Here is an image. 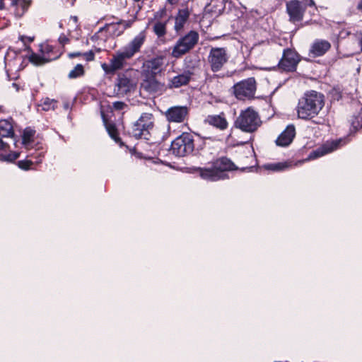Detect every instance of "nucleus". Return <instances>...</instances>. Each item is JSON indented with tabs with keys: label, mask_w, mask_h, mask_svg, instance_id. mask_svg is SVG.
<instances>
[{
	"label": "nucleus",
	"mask_w": 362,
	"mask_h": 362,
	"mask_svg": "<svg viewBox=\"0 0 362 362\" xmlns=\"http://www.w3.org/2000/svg\"><path fill=\"white\" fill-rule=\"evenodd\" d=\"M189 80V76L187 74H182L173 77L170 80V87L179 88L187 83Z\"/></svg>",
	"instance_id": "25"
},
{
	"label": "nucleus",
	"mask_w": 362,
	"mask_h": 362,
	"mask_svg": "<svg viewBox=\"0 0 362 362\" xmlns=\"http://www.w3.org/2000/svg\"><path fill=\"white\" fill-rule=\"evenodd\" d=\"M30 4V0H13L12 5L15 7L16 16L21 17L26 11Z\"/></svg>",
	"instance_id": "22"
},
{
	"label": "nucleus",
	"mask_w": 362,
	"mask_h": 362,
	"mask_svg": "<svg viewBox=\"0 0 362 362\" xmlns=\"http://www.w3.org/2000/svg\"><path fill=\"white\" fill-rule=\"evenodd\" d=\"M199 40V34L195 31H190L180 38L174 45L172 56L179 58L192 49Z\"/></svg>",
	"instance_id": "5"
},
{
	"label": "nucleus",
	"mask_w": 362,
	"mask_h": 362,
	"mask_svg": "<svg viewBox=\"0 0 362 362\" xmlns=\"http://www.w3.org/2000/svg\"><path fill=\"white\" fill-rule=\"evenodd\" d=\"M303 4L298 0H291L286 3V12L289 16V21L292 23L300 22L303 20L306 6H314L313 0H305Z\"/></svg>",
	"instance_id": "7"
},
{
	"label": "nucleus",
	"mask_w": 362,
	"mask_h": 362,
	"mask_svg": "<svg viewBox=\"0 0 362 362\" xmlns=\"http://www.w3.org/2000/svg\"><path fill=\"white\" fill-rule=\"evenodd\" d=\"M356 39L358 41L360 49L362 51V32H358L355 34Z\"/></svg>",
	"instance_id": "37"
},
{
	"label": "nucleus",
	"mask_w": 362,
	"mask_h": 362,
	"mask_svg": "<svg viewBox=\"0 0 362 362\" xmlns=\"http://www.w3.org/2000/svg\"><path fill=\"white\" fill-rule=\"evenodd\" d=\"M7 145L0 139V160L6 161H13L19 156L18 153H11L8 155L4 153L6 151Z\"/></svg>",
	"instance_id": "24"
},
{
	"label": "nucleus",
	"mask_w": 362,
	"mask_h": 362,
	"mask_svg": "<svg viewBox=\"0 0 362 362\" xmlns=\"http://www.w3.org/2000/svg\"><path fill=\"white\" fill-rule=\"evenodd\" d=\"M103 117H104L103 115ZM103 121L105 124L106 129H107L108 134H110V136H111V138L112 139H114L115 141H117L119 140V138H118L117 129H116L115 125L112 124L107 123L105 120V118H103Z\"/></svg>",
	"instance_id": "28"
},
{
	"label": "nucleus",
	"mask_w": 362,
	"mask_h": 362,
	"mask_svg": "<svg viewBox=\"0 0 362 362\" xmlns=\"http://www.w3.org/2000/svg\"><path fill=\"white\" fill-rule=\"evenodd\" d=\"M13 134V126L11 123L6 120H0V136L2 137H10Z\"/></svg>",
	"instance_id": "23"
},
{
	"label": "nucleus",
	"mask_w": 362,
	"mask_h": 362,
	"mask_svg": "<svg viewBox=\"0 0 362 362\" xmlns=\"http://www.w3.org/2000/svg\"><path fill=\"white\" fill-rule=\"evenodd\" d=\"M141 87L150 93H158L163 89V85L158 81L153 76H146L141 83Z\"/></svg>",
	"instance_id": "16"
},
{
	"label": "nucleus",
	"mask_w": 362,
	"mask_h": 362,
	"mask_svg": "<svg viewBox=\"0 0 362 362\" xmlns=\"http://www.w3.org/2000/svg\"><path fill=\"white\" fill-rule=\"evenodd\" d=\"M351 123L355 130L362 127V116H353Z\"/></svg>",
	"instance_id": "32"
},
{
	"label": "nucleus",
	"mask_w": 362,
	"mask_h": 362,
	"mask_svg": "<svg viewBox=\"0 0 362 362\" xmlns=\"http://www.w3.org/2000/svg\"><path fill=\"white\" fill-rule=\"evenodd\" d=\"M194 141L189 133H183L171 144V151L177 156H185L193 151Z\"/></svg>",
	"instance_id": "6"
},
{
	"label": "nucleus",
	"mask_w": 362,
	"mask_h": 362,
	"mask_svg": "<svg viewBox=\"0 0 362 362\" xmlns=\"http://www.w3.org/2000/svg\"><path fill=\"white\" fill-rule=\"evenodd\" d=\"M234 125L244 132L253 133L262 125V120L259 113L249 107L240 112Z\"/></svg>",
	"instance_id": "3"
},
{
	"label": "nucleus",
	"mask_w": 362,
	"mask_h": 362,
	"mask_svg": "<svg viewBox=\"0 0 362 362\" xmlns=\"http://www.w3.org/2000/svg\"><path fill=\"white\" fill-rule=\"evenodd\" d=\"M28 40L29 41H33V37H28Z\"/></svg>",
	"instance_id": "44"
},
{
	"label": "nucleus",
	"mask_w": 362,
	"mask_h": 362,
	"mask_svg": "<svg viewBox=\"0 0 362 362\" xmlns=\"http://www.w3.org/2000/svg\"><path fill=\"white\" fill-rule=\"evenodd\" d=\"M153 124V115L150 113H144L134 124L132 134L136 138H141L148 134Z\"/></svg>",
	"instance_id": "10"
},
{
	"label": "nucleus",
	"mask_w": 362,
	"mask_h": 362,
	"mask_svg": "<svg viewBox=\"0 0 362 362\" xmlns=\"http://www.w3.org/2000/svg\"><path fill=\"white\" fill-rule=\"evenodd\" d=\"M228 60L226 49L223 47H212L210 50L208 62L214 72L220 71Z\"/></svg>",
	"instance_id": "9"
},
{
	"label": "nucleus",
	"mask_w": 362,
	"mask_h": 362,
	"mask_svg": "<svg viewBox=\"0 0 362 362\" xmlns=\"http://www.w3.org/2000/svg\"><path fill=\"white\" fill-rule=\"evenodd\" d=\"M81 55H82V53L79 52H71V53H69L68 54L69 58H74V57H81Z\"/></svg>",
	"instance_id": "39"
},
{
	"label": "nucleus",
	"mask_w": 362,
	"mask_h": 362,
	"mask_svg": "<svg viewBox=\"0 0 362 362\" xmlns=\"http://www.w3.org/2000/svg\"><path fill=\"white\" fill-rule=\"evenodd\" d=\"M189 16V11L187 8L179 10L175 22V30L178 32L182 30Z\"/></svg>",
	"instance_id": "21"
},
{
	"label": "nucleus",
	"mask_w": 362,
	"mask_h": 362,
	"mask_svg": "<svg viewBox=\"0 0 362 362\" xmlns=\"http://www.w3.org/2000/svg\"><path fill=\"white\" fill-rule=\"evenodd\" d=\"M324 105V95L311 90L300 99L297 107L298 117L302 119H310L319 114Z\"/></svg>",
	"instance_id": "2"
},
{
	"label": "nucleus",
	"mask_w": 362,
	"mask_h": 362,
	"mask_svg": "<svg viewBox=\"0 0 362 362\" xmlns=\"http://www.w3.org/2000/svg\"><path fill=\"white\" fill-rule=\"evenodd\" d=\"M171 4H175L178 0H168Z\"/></svg>",
	"instance_id": "41"
},
{
	"label": "nucleus",
	"mask_w": 362,
	"mask_h": 362,
	"mask_svg": "<svg viewBox=\"0 0 362 362\" xmlns=\"http://www.w3.org/2000/svg\"><path fill=\"white\" fill-rule=\"evenodd\" d=\"M256 91V81L254 78H249L235 84L233 93L238 100L254 98Z\"/></svg>",
	"instance_id": "8"
},
{
	"label": "nucleus",
	"mask_w": 362,
	"mask_h": 362,
	"mask_svg": "<svg viewBox=\"0 0 362 362\" xmlns=\"http://www.w3.org/2000/svg\"><path fill=\"white\" fill-rule=\"evenodd\" d=\"M330 47V43L328 41L317 40L311 45L309 56L312 57L322 56L329 50Z\"/></svg>",
	"instance_id": "18"
},
{
	"label": "nucleus",
	"mask_w": 362,
	"mask_h": 362,
	"mask_svg": "<svg viewBox=\"0 0 362 362\" xmlns=\"http://www.w3.org/2000/svg\"><path fill=\"white\" fill-rule=\"evenodd\" d=\"M134 1H139V0H134Z\"/></svg>",
	"instance_id": "46"
},
{
	"label": "nucleus",
	"mask_w": 362,
	"mask_h": 362,
	"mask_svg": "<svg viewBox=\"0 0 362 362\" xmlns=\"http://www.w3.org/2000/svg\"><path fill=\"white\" fill-rule=\"evenodd\" d=\"M358 8L359 9L362 10V0H361V1L358 4Z\"/></svg>",
	"instance_id": "42"
},
{
	"label": "nucleus",
	"mask_w": 362,
	"mask_h": 362,
	"mask_svg": "<svg viewBox=\"0 0 362 362\" xmlns=\"http://www.w3.org/2000/svg\"><path fill=\"white\" fill-rule=\"evenodd\" d=\"M81 57L88 62L93 61L94 59V53L92 51H89L87 52L82 53Z\"/></svg>",
	"instance_id": "34"
},
{
	"label": "nucleus",
	"mask_w": 362,
	"mask_h": 362,
	"mask_svg": "<svg viewBox=\"0 0 362 362\" xmlns=\"http://www.w3.org/2000/svg\"><path fill=\"white\" fill-rule=\"evenodd\" d=\"M125 106H126L125 103H124L123 102H120V101L115 102L113 103V107L117 110L124 109V107Z\"/></svg>",
	"instance_id": "35"
},
{
	"label": "nucleus",
	"mask_w": 362,
	"mask_h": 362,
	"mask_svg": "<svg viewBox=\"0 0 362 362\" xmlns=\"http://www.w3.org/2000/svg\"><path fill=\"white\" fill-rule=\"evenodd\" d=\"M205 123L214 126L221 130H224L228 127V122L226 121L223 114L209 115L205 119Z\"/></svg>",
	"instance_id": "19"
},
{
	"label": "nucleus",
	"mask_w": 362,
	"mask_h": 362,
	"mask_svg": "<svg viewBox=\"0 0 362 362\" xmlns=\"http://www.w3.org/2000/svg\"><path fill=\"white\" fill-rule=\"evenodd\" d=\"M136 82L127 77H119L117 82V87L121 93H127L136 88Z\"/></svg>",
	"instance_id": "20"
},
{
	"label": "nucleus",
	"mask_w": 362,
	"mask_h": 362,
	"mask_svg": "<svg viewBox=\"0 0 362 362\" xmlns=\"http://www.w3.org/2000/svg\"><path fill=\"white\" fill-rule=\"evenodd\" d=\"M4 7V1L3 0H0V9H2Z\"/></svg>",
	"instance_id": "40"
},
{
	"label": "nucleus",
	"mask_w": 362,
	"mask_h": 362,
	"mask_svg": "<svg viewBox=\"0 0 362 362\" xmlns=\"http://www.w3.org/2000/svg\"><path fill=\"white\" fill-rule=\"evenodd\" d=\"M339 146V139L327 141L322 146L311 151L307 160H315L327 154L331 153L333 151L337 150Z\"/></svg>",
	"instance_id": "13"
},
{
	"label": "nucleus",
	"mask_w": 362,
	"mask_h": 362,
	"mask_svg": "<svg viewBox=\"0 0 362 362\" xmlns=\"http://www.w3.org/2000/svg\"><path fill=\"white\" fill-rule=\"evenodd\" d=\"M57 101L49 98H46L41 105L42 110L49 111L56 107Z\"/></svg>",
	"instance_id": "30"
},
{
	"label": "nucleus",
	"mask_w": 362,
	"mask_h": 362,
	"mask_svg": "<svg viewBox=\"0 0 362 362\" xmlns=\"http://www.w3.org/2000/svg\"><path fill=\"white\" fill-rule=\"evenodd\" d=\"M188 114V109L185 106H175L169 108L165 112V117L169 122H182Z\"/></svg>",
	"instance_id": "14"
},
{
	"label": "nucleus",
	"mask_w": 362,
	"mask_h": 362,
	"mask_svg": "<svg viewBox=\"0 0 362 362\" xmlns=\"http://www.w3.org/2000/svg\"><path fill=\"white\" fill-rule=\"evenodd\" d=\"M53 51V47L47 43H44L40 45V52L42 56L35 53H33L29 57L30 62L36 66L42 65L53 59L57 58V56L52 57L51 53Z\"/></svg>",
	"instance_id": "12"
},
{
	"label": "nucleus",
	"mask_w": 362,
	"mask_h": 362,
	"mask_svg": "<svg viewBox=\"0 0 362 362\" xmlns=\"http://www.w3.org/2000/svg\"><path fill=\"white\" fill-rule=\"evenodd\" d=\"M299 62L298 54L295 51L287 49L284 51L279 67L284 71H294Z\"/></svg>",
	"instance_id": "11"
},
{
	"label": "nucleus",
	"mask_w": 362,
	"mask_h": 362,
	"mask_svg": "<svg viewBox=\"0 0 362 362\" xmlns=\"http://www.w3.org/2000/svg\"><path fill=\"white\" fill-rule=\"evenodd\" d=\"M163 65V57H157L146 61L144 64V71L148 76H153L159 74L162 71Z\"/></svg>",
	"instance_id": "15"
},
{
	"label": "nucleus",
	"mask_w": 362,
	"mask_h": 362,
	"mask_svg": "<svg viewBox=\"0 0 362 362\" xmlns=\"http://www.w3.org/2000/svg\"><path fill=\"white\" fill-rule=\"evenodd\" d=\"M296 136V129L293 125H288L281 132L276 140V144L279 146H288L291 144Z\"/></svg>",
	"instance_id": "17"
},
{
	"label": "nucleus",
	"mask_w": 362,
	"mask_h": 362,
	"mask_svg": "<svg viewBox=\"0 0 362 362\" xmlns=\"http://www.w3.org/2000/svg\"><path fill=\"white\" fill-rule=\"evenodd\" d=\"M77 18L76 17H74V21H76Z\"/></svg>",
	"instance_id": "45"
},
{
	"label": "nucleus",
	"mask_w": 362,
	"mask_h": 362,
	"mask_svg": "<svg viewBox=\"0 0 362 362\" xmlns=\"http://www.w3.org/2000/svg\"><path fill=\"white\" fill-rule=\"evenodd\" d=\"M34 131L30 129H26L23 134V144L25 146L28 145V144L30 142L33 135H34Z\"/></svg>",
	"instance_id": "31"
},
{
	"label": "nucleus",
	"mask_w": 362,
	"mask_h": 362,
	"mask_svg": "<svg viewBox=\"0 0 362 362\" xmlns=\"http://www.w3.org/2000/svg\"><path fill=\"white\" fill-rule=\"evenodd\" d=\"M133 23V21H122L120 22V24H122L124 27V28L130 27Z\"/></svg>",
	"instance_id": "38"
},
{
	"label": "nucleus",
	"mask_w": 362,
	"mask_h": 362,
	"mask_svg": "<svg viewBox=\"0 0 362 362\" xmlns=\"http://www.w3.org/2000/svg\"><path fill=\"white\" fill-rule=\"evenodd\" d=\"M233 163L226 158H222L214 163L209 168H200V176L206 180L217 181L226 177V171L233 169Z\"/></svg>",
	"instance_id": "4"
},
{
	"label": "nucleus",
	"mask_w": 362,
	"mask_h": 362,
	"mask_svg": "<svg viewBox=\"0 0 362 362\" xmlns=\"http://www.w3.org/2000/svg\"><path fill=\"white\" fill-rule=\"evenodd\" d=\"M146 38L145 32H140L126 46L117 51L112 55L108 64L103 63L101 64L103 70L106 74H113L116 71L122 69L127 61L132 59L140 51Z\"/></svg>",
	"instance_id": "1"
},
{
	"label": "nucleus",
	"mask_w": 362,
	"mask_h": 362,
	"mask_svg": "<svg viewBox=\"0 0 362 362\" xmlns=\"http://www.w3.org/2000/svg\"><path fill=\"white\" fill-rule=\"evenodd\" d=\"M18 166L20 168L23 170H28L30 168V166L33 165V162L31 160H20L18 161Z\"/></svg>",
	"instance_id": "33"
},
{
	"label": "nucleus",
	"mask_w": 362,
	"mask_h": 362,
	"mask_svg": "<svg viewBox=\"0 0 362 362\" xmlns=\"http://www.w3.org/2000/svg\"><path fill=\"white\" fill-rule=\"evenodd\" d=\"M167 21H156L153 25V31L158 37H164L166 34Z\"/></svg>",
	"instance_id": "26"
},
{
	"label": "nucleus",
	"mask_w": 362,
	"mask_h": 362,
	"mask_svg": "<svg viewBox=\"0 0 362 362\" xmlns=\"http://www.w3.org/2000/svg\"><path fill=\"white\" fill-rule=\"evenodd\" d=\"M84 74L83 66L81 64H77L69 74V78H76Z\"/></svg>",
	"instance_id": "29"
},
{
	"label": "nucleus",
	"mask_w": 362,
	"mask_h": 362,
	"mask_svg": "<svg viewBox=\"0 0 362 362\" xmlns=\"http://www.w3.org/2000/svg\"><path fill=\"white\" fill-rule=\"evenodd\" d=\"M25 37L24 36H21V37H20V40H21V41H23V42H24V39H25Z\"/></svg>",
	"instance_id": "43"
},
{
	"label": "nucleus",
	"mask_w": 362,
	"mask_h": 362,
	"mask_svg": "<svg viewBox=\"0 0 362 362\" xmlns=\"http://www.w3.org/2000/svg\"><path fill=\"white\" fill-rule=\"evenodd\" d=\"M59 43L64 46L66 44H67L69 42V38L64 34L61 35L59 37Z\"/></svg>",
	"instance_id": "36"
},
{
	"label": "nucleus",
	"mask_w": 362,
	"mask_h": 362,
	"mask_svg": "<svg viewBox=\"0 0 362 362\" xmlns=\"http://www.w3.org/2000/svg\"><path fill=\"white\" fill-rule=\"evenodd\" d=\"M288 167V163H277L272 164H267L264 165V168L267 170H270L273 171H281Z\"/></svg>",
	"instance_id": "27"
}]
</instances>
